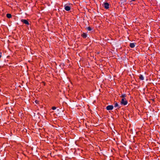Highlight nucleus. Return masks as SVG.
<instances>
[{"label":"nucleus","mask_w":160,"mask_h":160,"mask_svg":"<svg viewBox=\"0 0 160 160\" xmlns=\"http://www.w3.org/2000/svg\"><path fill=\"white\" fill-rule=\"evenodd\" d=\"M104 7L105 8L108 9L109 8V4L108 2H105L104 3Z\"/></svg>","instance_id":"20e7f679"},{"label":"nucleus","mask_w":160,"mask_h":160,"mask_svg":"<svg viewBox=\"0 0 160 160\" xmlns=\"http://www.w3.org/2000/svg\"><path fill=\"white\" fill-rule=\"evenodd\" d=\"M21 21L26 24L28 25L29 24L28 21L27 20L22 19L21 20Z\"/></svg>","instance_id":"39448f33"},{"label":"nucleus","mask_w":160,"mask_h":160,"mask_svg":"<svg viewBox=\"0 0 160 160\" xmlns=\"http://www.w3.org/2000/svg\"><path fill=\"white\" fill-rule=\"evenodd\" d=\"M113 106L112 105H109L107 106L106 109L107 110H110L113 109Z\"/></svg>","instance_id":"f03ea898"},{"label":"nucleus","mask_w":160,"mask_h":160,"mask_svg":"<svg viewBox=\"0 0 160 160\" xmlns=\"http://www.w3.org/2000/svg\"><path fill=\"white\" fill-rule=\"evenodd\" d=\"M135 44L136 43H131L130 44L129 46L131 48H133L135 47Z\"/></svg>","instance_id":"0eeeda50"},{"label":"nucleus","mask_w":160,"mask_h":160,"mask_svg":"<svg viewBox=\"0 0 160 160\" xmlns=\"http://www.w3.org/2000/svg\"><path fill=\"white\" fill-rule=\"evenodd\" d=\"M59 109H57V110H58L59 111Z\"/></svg>","instance_id":"dca6fc26"},{"label":"nucleus","mask_w":160,"mask_h":160,"mask_svg":"<svg viewBox=\"0 0 160 160\" xmlns=\"http://www.w3.org/2000/svg\"><path fill=\"white\" fill-rule=\"evenodd\" d=\"M126 95L125 94H122V96H121V97H122L123 98L126 97Z\"/></svg>","instance_id":"f8f14e48"},{"label":"nucleus","mask_w":160,"mask_h":160,"mask_svg":"<svg viewBox=\"0 0 160 160\" xmlns=\"http://www.w3.org/2000/svg\"><path fill=\"white\" fill-rule=\"evenodd\" d=\"M56 107H53L52 108V110H54L55 109H56Z\"/></svg>","instance_id":"ddd939ff"},{"label":"nucleus","mask_w":160,"mask_h":160,"mask_svg":"<svg viewBox=\"0 0 160 160\" xmlns=\"http://www.w3.org/2000/svg\"><path fill=\"white\" fill-rule=\"evenodd\" d=\"M135 1V0H131L132 1Z\"/></svg>","instance_id":"2eb2a0df"},{"label":"nucleus","mask_w":160,"mask_h":160,"mask_svg":"<svg viewBox=\"0 0 160 160\" xmlns=\"http://www.w3.org/2000/svg\"><path fill=\"white\" fill-rule=\"evenodd\" d=\"M114 107L115 108H117L118 109H119L121 108V107L118 105L117 102H116L115 104Z\"/></svg>","instance_id":"423d86ee"},{"label":"nucleus","mask_w":160,"mask_h":160,"mask_svg":"<svg viewBox=\"0 0 160 160\" xmlns=\"http://www.w3.org/2000/svg\"><path fill=\"white\" fill-rule=\"evenodd\" d=\"M121 105H126L128 104V101L125 98H122L121 101Z\"/></svg>","instance_id":"f257e3e1"},{"label":"nucleus","mask_w":160,"mask_h":160,"mask_svg":"<svg viewBox=\"0 0 160 160\" xmlns=\"http://www.w3.org/2000/svg\"><path fill=\"white\" fill-rule=\"evenodd\" d=\"M64 9L67 11H69L70 10L71 8L70 6L65 4L64 5Z\"/></svg>","instance_id":"7ed1b4c3"},{"label":"nucleus","mask_w":160,"mask_h":160,"mask_svg":"<svg viewBox=\"0 0 160 160\" xmlns=\"http://www.w3.org/2000/svg\"><path fill=\"white\" fill-rule=\"evenodd\" d=\"M86 29L89 31H91L92 30V29L90 27H88L86 28Z\"/></svg>","instance_id":"9b49d317"},{"label":"nucleus","mask_w":160,"mask_h":160,"mask_svg":"<svg viewBox=\"0 0 160 160\" xmlns=\"http://www.w3.org/2000/svg\"><path fill=\"white\" fill-rule=\"evenodd\" d=\"M38 101H37V100H35V102L36 103H38Z\"/></svg>","instance_id":"4468645a"},{"label":"nucleus","mask_w":160,"mask_h":160,"mask_svg":"<svg viewBox=\"0 0 160 160\" xmlns=\"http://www.w3.org/2000/svg\"><path fill=\"white\" fill-rule=\"evenodd\" d=\"M6 16H7V17L8 18H10L12 17V15H11V14H9V13L7 14Z\"/></svg>","instance_id":"9d476101"},{"label":"nucleus","mask_w":160,"mask_h":160,"mask_svg":"<svg viewBox=\"0 0 160 160\" xmlns=\"http://www.w3.org/2000/svg\"><path fill=\"white\" fill-rule=\"evenodd\" d=\"M139 78L141 80H143L144 79V78L142 75L140 74L139 76Z\"/></svg>","instance_id":"6e6552de"},{"label":"nucleus","mask_w":160,"mask_h":160,"mask_svg":"<svg viewBox=\"0 0 160 160\" xmlns=\"http://www.w3.org/2000/svg\"><path fill=\"white\" fill-rule=\"evenodd\" d=\"M81 36L83 37L84 38H86L87 37V35L86 33L83 32L81 35Z\"/></svg>","instance_id":"1a4fd4ad"}]
</instances>
